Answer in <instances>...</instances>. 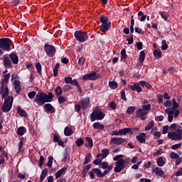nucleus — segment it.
Wrapping results in <instances>:
<instances>
[{
  "label": "nucleus",
  "instance_id": "1",
  "mask_svg": "<svg viewBox=\"0 0 182 182\" xmlns=\"http://www.w3.org/2000/svg\"><path fill=\"white\" fill-rule=\"evenodd\" d=\"M0 93L1 95V97L4 99V103L2 106V112L4 113H8L12 109V103H14V97L9 96V90H8V85L4 82H2ZM9 96V97H8Z\"/></svg>",
  "mask_w": 182,
  "mask_h": 182
},
{
  "label": "nucleus",
  "instance_id": "2",
  "mask_svg": "<svg viewBox=\"0 0 182 182\" xmlns=\"http://www.w3.org/2000/svg\"><path fill=\"white\" fill-rule=\"evenodd\" d=\"M53 94L52 92H48V95L43 92H38L36 96L34 102L38 106H43L45 103H48L49 102H52L53 100Z\"/></svg>",
  "mask_w": 182,
  "mask_h": 182
},
{
  "label": "nucleus",
  "instance_id": "3",
  "mask_svg": "<svg viewBox=\"0 0 182 182\" xmlns=\"http://www.w3.org/2000/svg\"><path fill=\"white\" fill-rule=\"evenodd\" d=\"M171 128L174 129L175 132H168V137H169L171 140H175L178 141L182 140V127L176 124H173L171 125Z\"/></svg>",
  "mask_w": 182,
  "mask_h": 182
},
{
  "label": "nucleus",
  "instance_id": "4",
  "mask_svg": "<svg viewBox=\"0 0 182 182\" xmlns=\"http://www.w3.org/2000/svg\"><path fill=\"white\" fill-rule=\"evenodd\" d=\"M178 103L174 102L173 104V108L168 107L165 109V113L168 114V122H173V117H177L180 114V110L176 109H178Z\"/></svg>",
  "mask_w": 182,
  "mask_h": 182
},
{
  "label": "nucleus",
  "instance_id": "5",
  "mask_svg": "<svg viewBox=\"0 0 182 182\" xmlns=\"http://www.w3.org/2000/svg\"><path fill=\"white\" fill-rule=\"evenodd\" d=\"M123 155H119L114 158V161L116 162V166L114 168L115 173H120L123 168H124V160L122 159Z\"/></svg>",
  "mask_w": 182,
  "mask_h": 182
},
{
  "label": "nucleus",
  "instance_id": "6",
  "mask_svg": "<svg viewBox=\"0 0 182 182\" xmlns=\"http://www.w3.org/2000/svg\"><path fill=\"white\" fill-rule=\"evenodd\" d=\"M151 109V105L142 106V108H139L136 111V114L138 117H141V120H144L146 119L145 114H148Z\"/></svg>",
  "mask_w": 182,
  "mask_h": 182
},
{
  "label": "nucleus",
  "instance_id": "7",
  "mask_svg": "<svg viewBox=\"0 0 182 182\" xmlns=\"http://www.w3.org/2000/svg\"><path fill=\"white\" fill-rule=\"evenodd\" d=\"M105 119V114L103 112H100L99 107H96L91 114V122H95V120H103Z\"/></svg>",
  "mask_w": 182,
  "mask_h": 182
},
{
  "label": "nucleus",
  "instance_id": "8",
  "mask_svg": "<svg viewBox=\"0 0 182 182\" xmlns=\"http://www.w3.org/2000/svg\"><path fill=\"white\" fill-rule=\"evenodd\" d=\"M0 48L3 50L9 52V50H11V39L8 38H1Z\"/></svg>",
  "mask_w": 182,
  "mask_h": 182
},
{
  "label": "nucleus",
  "instance_id": "9",
  "mask_svg": "<svg viewBox=\"0 0 182 182\" xmlns=\"http://www.w3.org/2000/svg\"><path fill=\"white\" fill-rule=\"evenodd\" d=\"M74 35L79 42H86V41H87L88 36L86 32L77 31L75 32Z\"/></svg>",
  "mask_w": 182,
  "mask_h": 182
},
{
  "label": "nucleus",
  "instance_id": "10",
  "mask_svg": "<svg viewBox=\"0 0 182 182\" xmlns=\"http://www.w3.org/2000/svg\"><path fill=\"white\" fill-rule=\"evenodd\" d=\"M44 49L46 50L47 56H50V58L55 56V53L56 52V48H55V46L49 44H46L44 46Z\"/></svg>",
  "mask_w": 182,
  "mask_h": 182
},
{
  "label": "nucleus",
  "instance_id": "11",
  "mask_svg": "<svg viewBox=\"0 0 182 182\" xmlns=\"http://www.w3.org/2000/svg\"><path fill=\"white\" fill-rule=\"evenodd\" d=\"M109 143L111 144H115L117 146H120L123 143H126V139L122 137H113L110 139Z\"/></svg>",
  "mask_w": 182,
  "mask_h": 182
},
{
  "label": "nucleus",
  "instance_id": "12",
  "mask_svg": "<svg viewBox=\"0 0 182 182\" xmlns=\"http://www.w3.org/2000/svg\"><path fill=\"white\" fill-rule=\"evenodd\" d=\"M80 103L81 105L82 109H83V110H86V109L89 107V105H90V98H83L80 101Z\"/></svg>",
  "mask_w": 182,
  "mask_h": 182
},
{
  "label": "nucleus",
  "instance_id": "13",
  "mask_svg": "<svg viewBox=\"0 0 182 182\" xmlns=\"http://www.w3.org/2000/svg\"><path fill=\"white\" fill-rule=\"evenodd\" d=\"M99 77V75H97L95 72L91 73L90 74L85 75L83 76L84 80H96Z\"/></svg>",
  "mask_w": 182,
  "mask_h": 182
},
{
  "label": "nucleus",
  "instance_id": "14",
  "mask_svg": "<svg viewBox=\"0 0 182 182\" xmlns=\"http://www.w3.org/2000/svg\"><path fill=\"white\" fill-rule=\"evenodd\" d=\"M152 171L159 177H166V175H164V171L161 170V168H159L158 166H154L152 168Z\"/></svg>",
  "mask_w": 182,
  "mask_h": 182
},
{
  "label": "nucleus",
  "instance_id": "15",
  "mask_svg": "<svg viewBox=\"0 0 182 182\" xmlns=\"http://www.w3.org/2000/svg\"><path fill=\"white\" fill-rule=\"evenodd\" d=\"M110 150L109 149H102V153L97 155V159H106L107 156H109Z\"/></svg>",
  "mask_w": 182,
  "mask_h": 182
},
{
  "label": "nucleus",
  "instance_id": "16",
  "mask_svg": "<svg viewBox=\"0 0 182 182\" xmlns=\"http://www.w3.org/2000/svg\"><path fill=\"white\" fill-rule=\"evenodd\" d=\"M128 88H129L130 90H133V91L136 90L138 93L141 92V90H142L139 83H135L134 85H128Z\"/></svg>",
  "mask_w": 182,
  "mask_h": 182
},
{
  "label": "nucleus",
  "instance_id": "17",
  "mask_svg": "<svg viewBox=\"0 0 182 182\" xmlns=\"http://www.w3.org/2000/svg\"><path fill=\"white\" fill-rule=\"evenodd\" d=\"M136 139L139 143H146V134L142 132L139 135H136Z\"/></svg>",
  "mask_w": 182,
  "mask_h": 182
},
{
  "label": "nucleus",
  "instance_id": "18",
  "mask_svg": "<svg viewBox=\"0 0 182 182\" xmlns=\"http://www.w3.org/2000/svg\"><path fill=\"white\" fill-rule=\"evenodd\" d=\"M110 26H112L111 22H108L105 24H102L100 26V30L102 31V32H107L109 31V28H110Z\"/></svg>",
  "mask_w": 182,
  "mask_h": 182
},
{
  "label": "nucleus",
  "instance_id": "19",
  "mask_svg": "<svg viewBox=\"0 0 182 182\" xmlns=\"http://www.w3.org/2000/svg\"><path fill=\"white\" fill-rule=\"evenodd\" d=\"M10 59L14 65H18L19 62V58H18V55L14 53H11L10 54Z\"/></svg>",
  "mask_w": 182,
  "mask_h": 182
},
{
  "label": "nucleus",
  "instance_id": "20",
  "mask_svg": "<svg viewBox=\"0 0 182 182\" xmlns=\"http://www.w3.org/2000/svg\"><path fill=\"white\" fill-rule=\"evenodd\" d=\"M45 110L48 112L49 113H55V109L53 106L50 104H46L45 105Z\"/></svg>",
  "mask_w": 182,
  "mask_h": 182
},
{
  "label": "nucleus",
  "instance_id": "21",
  "mask_svg": "<svg viewBox=\"0 0 182 182\" xmlns=\"http://www.w3.org/2000/svg\"><path fill=\"white\" fill-rule=\"evenodd\" d=\"M94 129H96L97 130H103L105 129V125L100 124V122H95L93 124Z\"/></svg>",
  "mask_w": 182,
  "mask_h": 182
},
{
  "label": "nucleus",
  "instance_id": "22",
  "mask_svg": "<svg viewBox=\"0 0 182 182\" xmlns=\"http://www.w3.org/2000/svg\"><path fill=\"white\" fill-rule=\"evenodd\" d=\"M87 143H85L86 147H93V139L92 138L87 136L85 137Z\"/></svg>",
  "mask_w": 182,
  "mask_h": 182
},
{
  "label": "nucleus",
  "instance_id": "23",
  "mask_svg": "<svg viewBox=\"0 0 182 182\" xmlns=\"http://www.w3.org/2000/svg\"><path fill=\"white\" fill-rule=\"evenodd\" d=\"M17 112L21 116V117H26V115L28 114L26 112L19 106L17 107Z\"/></svg>",
  "mask_w": 182,
  "mask_h": 182
},
{
  "label": "nucleus",
  "instance_id": "24",
  "mask_svg": "<svg viewBox=\"0 0 182 182\" xmlns=\"http://www.w3.org/2000/svg\"><path fill=\"white\" fill-rule=\"evenodd\" d=\"M144 59H146V53L144 50H142L139 53V63H143L144 62Z\"/></svg>",
  "mask_w": 182,
  "mask_h": 182
},
{
  "label": "nucleus",
  "instance_id": "25",
  "mask_svg": "<svg viewBox=\"0 0 182 182\" xmlns=\"http://www.w3.org/2000/svg\"><path fill=\"white\" fill-rule=\"evenodd\" d=\"M119 136H123V134H127V133H130L132 132L131 128H124L122 129L119 130Z\"/></svg>",
  "mask_w": 182,
  "mask_h": 182
},
{
  "label": "nucleus",
  "instance_id": "26",
  "mask_svg": "<svg viewBox=\"0 0 182 182\" xmlns=\"http://www.w3.org/2000/svg\"><path fill=\"white\" fill-rule=\"evenodd\" d=\"M24 133H26V128L24 127H21L17 129V134H18V136H23Z\"/></svg>",
  "mask_w": 182,
  "mask_h": 182
},
{
  "label": "nucleus",
  "instance_id": "27",
  "mask_svg": "<svg viewBox=\"0 0 182 182\" xmlns=\"http://www.w3.org/2000/svg\"><path fill=\"white\" fill-rule=\"evenodd\" d=\"M4 66H6V68L12 67V63H11V60H9V58L8 57L4 58Z\"/></svg>",
  "mask_w": 182,
  "mask_h": 182
},
{
  "label": "nucleus",
  "instance_id": "28",
  "mask_svg": "<svg viewBox=\"0 0 182 182\" xmlns=\"http://www.w3.org/2000/svg\"><path fill=\"white\" fill-rule=\"evenodd\" d=\"M46 176H48V169H44L42 171V173L41 174V177H40V181L42 182L43 181V180H45V178H46Z\"/></svg>",
  "mask_w": 182,
  "mask_h": 182
},
{
  "label": "nucleus",
  "instance_id": "29",
  "mask_svg": "<svg viewBox=\"0 0 182 182\" xmlns=\"http://www.w3.org/2000/svg\"><path fill=\"white\" fill-rule=\"evenodd\" d=\"M109 86L112 90H114L115 89H117V87H119V85H117V82H116V81L109 82Z\"/></svg>",
  "mask_w": 182,
  "mask_h": 182
},
{
  "label": "nucleus",
  "instance_id": "30",
  "mask_svg": "<svg viewBox=\"0 0 182 182\" xmlns=\"http://www.w3.org/2000/svg\"><path fill=\"white\" fill-rule=\"evenodd\" d=\"M72 128H70L69 127H66L64 129V134L65 136H72L73 134Z\"/></svg>",
  "mask_w": 182,
  "mask_h": 182
},
{
  "label": "nucleus",
  "instance_id": "31",
  "mask_svg": "<svg viewBox=\"0 0 182 182\" xmlns=\"http://www.w3.org/2000/svg\"><path fill=\"white\" fill-rule=\"evenodd\" d=\"M156 163L159 167H163V166L166 164V161H164V159H163V157L161 156L157 159Z\"/></svg>",
  "mask_w": 182,
  "mask_h": 182
},
{
  "label": "nucleus",
  "instance_id": "32",
  "mask_svg": "<svg viewBox=\"0 0 182 182\" xmlns=\"http://www.w3.org/2000/svg\"><path fill=\"white\" fill-rule=\"evenodd\" d=\"M66 168H63L62 169L59 170L58 172L55 173V178H59L65 171H66Z\"/></svg>",
  "mask_w": 182,
  "mask_h": 182
},
{
  "label": "nucleus",
  "instance_id": "33",
  "mask_svg": "<svg viewBox=\"0 0 182 182\" xmlns=\"http://www.w3.org/2000/svg\"><path fill=\"white\" fill-rule=\"evenodd\" d=\"M110 166H109V163L104 161V162H101V164H100V168H103V170H106V168H109Z\"/></svg>",
  "mask_w": 182,
  "mask_h": 182
},
{
  "label": "nucleus",
  "instance_id": "34",
  "mask_svg": "<svg viewBox=\"0 0 182 182\" xmlns=\"http://www.w3.org/2000/svg\"><path fill=\"white\" fill-rule=\"evenodd\" d=\"M94 173L97 174V177L102 178L103 177V173L102 172V170L99 168H94L93 169Z\"/></svg>",
  "mask_w": 182,
  "mask_h": 182
},
{
  "label": "nucleus",
  "instance_id": "35",
  "mask_svg": "<svg viewBox=\"0 0 182 182\" xmlns=\"http://www.w3.org/2000/svg\"><path fill=\"white\" fill-rule=\"evenodd\" d=\"M153 127H154V121H151L147 124L146 127H145V130L149 131L151 129H153Z\"/></svg>",
  "mask_w": 182,
  "mask_h": 182
},
{
  "label": "nucleus",
  "instance_id": "36",
  "mask_svg": "<svg viewBox=\"0 0 182 182\" xmlns=\"http://www.w3.org/2000/svg\"><path fill=\"white\" fill-rule=\"evenodd\" d=\"M127 59V54H126V50L122 49L121 51V60H126Z\"/></svg>",
  "mask_w": 182,
  "mask_h": 182
},
{
  "label": "nucleus",
  "instance_id": "37",
  "mask_svg": "<svg viewBox=\"0 0 182 182\" xmlns=\"http://www.w3.org/2000/svg\"><path fill=\"white\" fill-rule=\"evenodd\" d=\"M136 110V107H129L127 109V113H128V114H133V113H134V111Z\"/></svg>",
  "mask_w": 182,
  "mask_h": 182
},
{
  "label": "nucleus",
  "instance_id": "38",
  "mask_svg": "<svg viewBox=\"0 0 182 182\" xmlns=\"http://www.w3.org/2000/svg\"><path fill=\"white\" fill-rule=\"evenodd\" d=\"M90 159H92V155L90 154H87L85 156L83 164H87L88 163H90Z\"/></svg>",
  "mask_w": 182,
  "mask_h": 182
},
{
  "label": "nucleus",
  "instance_id": "39",
  "mask_svg": "<svg viewBox=\"0 0 182 182\" xmlns=\"http://www.w3.org/2000/svg\"><path fill=\"white\" fill-rule=\"evenodd\" d=\"M154 56L157 59H160V58H161V51L158 50H154Z\"/></svg>",
  "mask_w": 182,
  "mask_h": 182
},
{
  "label": "nucleus",
  "instance_id": "40",
  "mask_svg": "<svg viewBox=\"0 0 182 182\" xmlns=\"http://www.w3.org/2000/svg\"><path fill=\"white\" fill-rule=\"evenodd\" d=\"M75 144L76 146H77V147H80L81 146H83V144H85V141L80 138L75 141Z\"/></svg>",
  "mask_w": 182,
  "mask_h": 182
},
{
  "label": "nucleus",
  "instance_id": "41",
  "mask_svg": "<svg viewBox=\"0 0 182 182\" xmlns=\"http://www.w3.org/2000/svg\"><path fill=\"white\" fill-rule=\"evenodd\" d=\"M100 21L102 24L109 23V19L105 16H101Z\"/></svg>",
  "mask_w": 182,
  "mask_h": 182
},
{
  "label": "nucleus",
  "instance_id": "42",
  "mask_svg": "<svg viewBox=\"0 0 182 182\" xmlns=\"http://www.w3.org/2000/svg\"><path fill=\"white\" fill-rule=\"evenodd\" d=\"M55 92L56 96H60V95H62V87H60V86H58L55 90Z\"/></svg>",
  "mask_w": 182,
  "mask_h": 182
},
{
  "label": "nucleus",
  "instance_id": "43",
  "mask_svg": "<svg viewBox=\"0 0 182 182\" xmlns=\"http://www.w3.org/2000/svg\"><path fill=\"white\" fill-rule=\"evenodd\" d=\"M160 14H161L162 19H164L165 21H167V19H168V14H167V13H166V11H161Z\"/></svg>",
  "mask_w": 182,
  "mask_h": 182
},
{
  "label": "nucleus",
  "instance_id": "44",
  "mask_svg": "<svg viewBox=\"0 0 182 182\" xmlns=\"http://www.w3.org/2000/svg\"><path fill=\"white\" fill-rule=\"evenodd\" d=\"M53 163V156H49L48 157V161L47 162V166L48 167L51 168Z\"/></svg>",
  "mask_w": 182,
  "mask_h": 182
},
{
  "label": "nucleus",
  "instance_id": "45",
  "mask_svg": "<svg viewBox=\"0 0 182 182\" xmlns=\"http://www.w3.org/2000/svg\"><path fill=\"white\" fill-rule=\"evenodd\" d=\"M112 168H113V166L109 165V166L107 168V170H105L104 172L102 173L103 177H105V176H106V174H109V173H110V170H112Z\"/></svg>",
  "mask_w": 182,
  "mask_h": 182
},
{
  "label": "nucleus",
  "instance_id": "46",
  "mask_svg": "<svg viewBox=\"0 0 182 182\" xmlns=\"http://www.w3.org/2000/svg\"><path fill=\"white\" fill-rule=\"evenodd\" d=\"M35 96H36V92L35 91H32L28 93V97L29 99H31V100H32Z\"/></svg>",
  "mask_w": 182,
  "mask_h": 182
},
{
  "label": "nucleus",
  "instance_id": "47",
  "mask_svg": "<svg viewBox=\"0 0 182 182\" xmlns=\"http://www.w3.org/2000/svg\"><path fill=\"white\" fill-rule=\"evenodd\" d=\"M44 161H45V157H43V156H41L38 161V165L40 167H42L43 166Z\"/></svg>",
  "mask_w": 182,
  "mask_h": 182
},
{
  "label": "nucleus",
  "instance_id": "48",
  "mask_svg": "<svg viewBox=\"0 0 182 182\" xmlns=\"http://www.w3.org/2000/svg\"><path fill=\"white\" fill-rule=\"evenodd\" d=\"M170 157L171 159H173L174 160H176V159H178V157H180V156H178V154H177L175 152H171L170 153Z\"/></svg>",
  "mask_w": 182,
  "mask_h": 182
},
{
  "label": "nucleus",
  "instance_id": "49",
  "mask_svg": "<svg viewBox=\"0 0 182 182\" xmlns=\"http://www.w3.org/2000/svg\"><path fill=\"white\" fill-rule=\"evenodd\" d=\"M85 62H86V60H85V58L83 57L80 58L78 60V64L80 66H83V65H85Z\"/></svg>",
  "mask_w": 182,
  "mask_h": 182
},
{
  "label": "nucleus",
  "instance_id": "50",
  "mask_svg": "<svg viewBox=\"0 0 182 182\" xmlns=\"http://www.w3.org/2000/svg\"><path fill=\"white\" fill-rule=\"evenodd\" d=\"M121 97L122 100H124V102L127 101V98L126 97V92L124 90L121 91Z\"/></svg>",
  "mask_w": 182,
  "mask_h": 182
},
{
  "label": "nucleus",
  "instance_id": "51",
  "mask_svg": "<svg viewBox=\"0 0 182 182\" xmlns=\"http://www.w3.org/2000/svg\"><path fill=\"white\" fill-rule=\"evenodd\" d=\"M168 129H170L168 125L164 126L162 129V134H166L167 132H168Z\"/></svg>",
  "mask_w": 182,
  "mask_h": 182
},
{
  "label": "nucleus",
  "instance_id": "52",
  "mask_svg": "<svg viewBox=\"0 0 182 182\" xmlns=\"http://www.w3.org/2000/svg\"><path fill=\"white\" fill-rule=\"evenodd\" d=\"M36 68L38 73H41L42 70V65H41V63H37L36 64Z\"/></svg>",
  "mask_w": 182,
  "mask_h": 182
},
{
  "label": "nucleus",
  "instance_id": "53",
  "mask_svg": "<svg viewBox=\"0 0 182 182\" xmlns=\"http://www.w3.org/2000/svg\"><path fill=\"white\" fill-rule=\"evenodd\" d=\"M161 154H163L162 149H159L155 153H154V157H156V156H161Z\"/></svg>",
  "mask_w": 182,
  "mask_h": 182
},
{
  "label": "nucleus",
  "instance_id": "54",
  "mask_svg": "<svg viewBox=\"0 0 182 182\" xmlns=\"http://www.w3.org/2000/svg\"><path fill=\"white\" fill-rule=\"evenodd\" d=\"M156 122H163L164 120V116L160 115L155 117Z\"/></svg>",
  "mask_w": 182,
  "mask_h": 182
},
{
  "label": "nucleus",
  "instance_id": "55",
  "mask_svg": "<svg viewBox=\"0 0 182 182\" xmlns=\"http://www.w3.org/2000/svg\"><path fill=\"white\" fill-rule=\"evenodd\" d=\"M181 147V144H176L171 146L172 150H177Z\"/></svg>",
  "mask_w": 182,
  "mask_h": 182
},
{
  "label": "nucleus",
  "instance_id": "56",
  "mask_svg": "<svg viewBox=\"0 0 182 182\" xmlns=\"http://www.w3.org/2000/svg\"><path fill=\"white\" fill-rule=\"evenodd\" d=\"M65 102H66V97H65L63 96H60L58 97V102L59 103H65Z\"/></svg>",
  "mask_w": 182,
  "mask_h": 182
},
{
  "label": "nucleus",
  "instance_id": "57",
  "mask_svg": "<svg viewBox=\"0 0 182 182\" xmlns=\"http://www.w3.org/2000/svg\"><path fill=\"white\" fill-rule=\"evenodd\" d=\"M102 163V159H97L93 161V164H95V166H97V164H99V166H100V164Z\"/></svg>",
  "mask_w": 182,
  "mask_h": 182
},
{
  "label": "nucleus",
  "instance_id": "58",
  "mask_svg": "<svg viewBox=\"0 0 182 182\" xmlns=\"http://www.w3.org/2000/svg\"><path fill=\"white\" fill-rule=\"evenodd\" d=\"M4 81L6 83H8L9 80V77H11V75L9 73L8 74H5L4 76Z\"/></svg>",
  "mask_w": 182,
  "mask_h": 182
},
{
  "label": "nucleus",
  "instance_id": "59",
  "mask_svg": "<svg viewBox=\"0 0 182 182\" xmlns=\"http://www.w3.org/2000/svg\"><path fill=\"white\" fill-rule=\"evenodd\" d=\"M82 109V107L80 106V105L77 104L75 105V112H77V113H79V112H80V109Z\"/></svg>",
  "mask_w": 182,
  "mask_h": 182
},
{
  "label": "nucleus",
  "instance_id": "60",
  "mask_svg": "<svg viewBox=\"0 0 182 182\" xmlns=\"http://www.w3.org/2000/svg\"><path fill=\"white\" fill-rule=\"evenodd\" d=\"M136 48H137L138 50H141V49H143V43L138 42L136 43Z\"/></svg>",
  "mask_w": 182,
  "mask_h": 182
},
{
  "label": "nucleus",
  "instance_id": "61",
  "mask_svg": "<svg viewBox=\"0 0 182 182\" xmlns=\"http://www.w3.org/2000/svg\"><path fill=\"white\" fill-rule=\"evenodd\" d=\"M175 176L176 177H180V176H182V168H180L175 173Z\"/></svg>",
  "mask_w": 182,
  "mask_h": 182
},
{
  "label": "nucleus",
  "instance_id": "62",
  "mask_svg": "<svg viewBox=\"0 0 182 182\" xmlns=\"http://www.w3.org/2000/svg\"><path fill=\"white\" fill-rule=\"evenodd\" d=\"M65 82L67 84L72 83V77H65Z\"/></svg>",
  "mask_w": 182,
  "mask_h": 182
},
{
  "label": "nucleus",
  "instance_id": "63",
  "mask_svg": "<svg viewBox=\"0 0 182 182\" xmlns=\"http://www.w3.org/2000/svg\"><path fill=\"white\" fill-rule=\"evenodd\" d=\"M141 105L142 106H151V105L149 104V100H144L142 102H141Z\"/></svg>",
  "mask_w": 182,
  "mask_h": 182
},
{
  "label": "nucleus",
  "instance_id": "64",
  "mask_svg": "<svg viewBox=\"0 0 182 182\" xmlns=\"http://www.w3.org/2000/svg\"><path fill=\"white\" fill-rule=\"evenodd\" d=\"M157 97H158V100H159L158 102H159V103H163V95L159 94V95H157Z\"/></svg>",
  "mask_w": 182,
  "mask_h": 182
}]
</instances>
